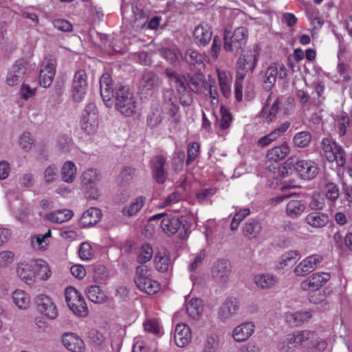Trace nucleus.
Returning a JSON list of instances; mask_svg holds the SVG:
<instances>
[{"instance_id": "7", "label": "nucleus", "mask_w": 352, "mask_h": 352, "mask_svg": "<svg viewBox=\"0 0 352 352\" xmlns=\"http://www.w3.org/2000/svg\"><path fill=\"white\" fill-rule=\"evenodd\" d=\"M100 179V174L98 171L94 168H89L82 174V185L86 190V194L89 198L95 199L98 197L99 195L96 184Z\"/></svg>"}, {"instance_id": "6", "label": "nucleus", "mask_w": 352, "mask_h": 352, "mask_svg": "<svg viewBox=\"0 0 352 352\" xmlns=\"http://www.w3.org/2000/svg\"><path fill=\"white\" fill-rule=\"evenodd\" d=\"M162 219L161 221V228L163 232L168 236H172L177 232L181 231L179 235L183 236L182 230L185 228L184 225L182 223L178 217L168 216L165 213H160L153 215L150 218V221Z\"/></svg>"}, {"instance_id": "12", "label": "nucleus", "mask_w": 352, "mask_h": 352, "mask_svg": "<svg viewBox=\"0 0 352 352\" xmlns=\"http://www.w3.org/2000/svg\"><path fill=\"white\" fill-rule=\"evenodd\" d=\"M294 168L299 176L305 180H311L316 177L319 168L318 164L312 160H299L295 165Z\"/></svg>"}, {"instance_id": "52", "label": "nucleus", "mask_w": 352, "mask_h": 352, "mask_svg": "<svg viewBox=\"0 0 352 352\" xmlns=\"http://www.w3.org/2000/svg\"><path fill=\"white\" fill-rule=\"evenodd\" d=\"M324 194L329 201L335 202L340 196V190L336 184L329 182L325 185Z\"/></svg>"}, {"instance_id": "15", "label": "nucleus", "mask_w": 352, "mask_h": 352, "mask_svg": "<svg viewBox=\"0 0 352 352\" xmlns=\"http://www.w3.org/2000/svg\"><path fill=\"white\" fill-rule=\"evenodd\" d=\"M17 276L26 284L32 285L36 281V272L34 271V260L30 261H21L16 265Z\"/></svg>"}, {"instance_id": "32", "label": "nucleus", "mask_w": 352, "mask_h": 352, "mask_svg": "<svg viewBox=\"0 0 352 352\" xmlns=\"http://www.w3.org/2000/svg\"><path fill=\"white\" fill-rule=\"evenodd\" d=\"M218 81L221 94L228 98L231 94L232 76L230 72L217 70Z\"/></svg>"}, {"instance_id": "61", "label": "nucleus", "mask_w": 352, "mask_h": 352, "mask_svg": "<svg viewBox=\"0 0 352 352\" xmlns=\"http://www.w3.org/2000/svg\"><path fill=\"white\" fill-rule=\"evenodd\" d=\"M199 144L195 142L189 143L187 151L186 164L189 165L199 154Z\"/></svg>"}, {"instance_id": "48", "label": "nucleus", "mask_w": 352, "mask_h": 352, "mask_svg": "<svg viewBox=\"0 0 352 352\" xmlns=\"http://www.w3.org/2000/svg\"><path fill=\"white\" fill-rule=\"evenodd\" d=\"M68 307L77 316H85L88 314V308L82 296L75 302H70Z\"/></svg>"}, {"instance_id": "28", "label": "nucleus", "mask_w": 352, "mask_h": 352, "mask_svg": "<svg viewBox=\"0 0 352 352\" xmlns=\"http://www.w3.org/2000/svg\"><path fill=\"white\" fill-rule=\"evenodd\" d=\"M305 221L313 228H323L328 223L329 217L325 213L314 211L307 215Z\"/></svg>"}, {"instance_id": "44", "label": "nucleus", "mask_w": 352, "mask_h": 352, "mask_svg": "<svg viewBox=\"0 0 352 352\" xmlns=\"http://www.w3.org/2000/svg\"><path fill=\"white\" fill-rule=\"evenodd\" d=\"M73 216L70 210H56L46 214L47 219L56 223H62L69 220Z\"/></svg>"}, {"instance_id": "17", "label": "nucleus", "mask_w": 352, "mask_h": 352, "mask_svg": "<svg viewBox=\"0 0 352 352\" xmlns=\"http://www.w3.org/2000/svg\"><path fill=\"white\" fill-rule=\"evenodd\" d=\"M231 272L230 263L227 260H218L212 268V276L218 282L226 283Z\"/></svg>"}, {"instance_id": "30", "label": "nucleus", "mask_w": 352, "mask_h": 352, "mask_svg": "<svg viewBox=\"0 0 352 352\" xmlns=\"http://www.w3.org/2000/svg\"><path fill=\"white\" fill-rule=\"evenodd\" d=\"M154 263L156 270L161 272L167 271L171 265V261L166 250H159L155 257Z\"/></svg>"}, {"instance_id": "54", "label": "nucleus", "mask_w": 352, "mask_h": 352, "mask_svg": "<svg viewBox=\"0 0 352 352\" xmlns=\"http://www.w3.org/2000/svg\"><path fill=\"white\" fill-rule=\"evenodd\" d=\"M133 94L129 91V89L126 86L119 85L116 88L115 92V107L122 104V101L125 100L126 96H131Z\"/></svg>"}, {"instance_id": "35", "label": "nucleus", "mask_w": 352, "mask_h": 352, "mask_svg": "<svg viewBox=\"0 0 352 352\" xmlns=\"http://www.w3.org/2000/svg\"><path fill=\"white\" fill-rule=\"evenodd\" d=\"M77 168L76 164L70 161L65 162L61 168V179L66 183H73L76 177Z\"/></svg>"}, {"instance_id": "63", "label": "nucleus", "mask_w": 352, "mask_h": 352, "mask_svg": "<svg viewBox=\"0 0 352 352\" xmlns=\"http://www.w3.org/2000/svg\"><path fill=\"white\" fill-rule=\"evenodd\" d=\"M300 254L297 250H291L285 252L281 257L280 263L284 265H288L293 262L300 259Z\"/></svg>"}, {"instance_id": "50", "label": "nucleus", "mask_w": 352, "mask_h": 352, "mask_svg": "<svg viewBox=\"0 0 352 352\" xmlns=\"http://www.w3.org/2000/svg\"><path fill=\"white\" fill-rule=\"evenodd\" d=\"M311 140V135L308 131H300L295 134L293 138L294 144L300 148H305L309 146Z\"/></svg>"}, {"instance_id": "40", "label": "nucleus", "mask_w": 352, "mask_h": 352, "mask_svg": "<svg viewBox=\"0 0 352 352\" xmlns=\"http://www.w3.org/2000/svg\"><path fill=\"white\" fill-rule=\"evenodd\" d=\"M306 205L303 201L292 199L286 206V213L291 218L299 217L305 210Z\"/></svg>"}, {"instance_id": "46", "label": "nucleus", "mask_w": 352, "mask_h": 352, "mask_svg": "<svg viewBox=\"0 0 352 352\" xmlns=\"http://www.w3.org/2000/svg\"><path fill=\"white\" fill-rule=\"evenodd\" d=\"M36 270L37 276L41 280H47L51 276V270L46 261L38 259L34 260V270Z\"/></svg>"}, {"instance_id": "24", "label": "nucleus", "mask_w": 352, "mask_h": 352, "mask_svg": "<svg viewBox=\"0 0 352 352\" xmlns=\"http://www.w3.org/2000/svg\"><path fill=\"white\" fill-rule=\"evenodd\" d=\"M101 210L97 208L87 210L80 219L79 224L82 228H87L96 224L101 219Z\"/></svg>"}, {"instance_id": "58", "label": "nucleus", "mask_w": 352, "mask_h": 352, "mask_svg": "<svg viewBox=\"0 0 352 352\" xmlns=\"http://www.w3.org/2000/svg\"><path fill=\"white\" fill-rule=\"evenodd\" d=\"M185 152L184 151H175L172 159V166L175 171H180L184 166Z\"/></svg>"}, {"instance_id": "39", "label": "nucleus", "mask_w": 352, "mask_h": 352, "mask_svg": "<svg viewBox=\"0 0 352 352\" xmlns=\"http://www.w3.org/2000/svg\"><path fill=\"white\" fill-rule=\"evenodd\" d=\"M171 91H167L164 94V98H168L169 102L166 104V109L168 115L170 116L171 121L175 124H178L181 120V115L179 113V107L177 104L171 101Z\"/></svg>"}, {"instance_id": "8", "label": "nucleus", "mask_w": 352, "mask_h": 352, "mask_svg": "<svg viewBox=\"0 0 352 352\" xmlns=\"http://www.w3.org/2000/svg\"><path fill=\"white\" fill-rule=\"evenodd\" d=\"M287 75V69L282 63L272 64L265 71L263 86L270 91L274 85L277 78H284Z\"/></svg>"}, {"instance_id": "18", "label": "nucleus", "mask_w": 352, "mask_h": 352, "mask_svg": "<svg viewBox=\"0 0 352 352\" xmlns=\"http://www.w3.org/2000/svg\"><path fill=\"white\" fill-rule=\"evenodd\" d=\"M166 157L162 155L154 156L150 161L153 176L159 184H164L166 179Z\"/></svg>"}, {"instance_id": "59", "label": "nucleus", "mask_w": 352, "mask_h": 352, "mask_svg": "<svg viewBox=\"0 0 352 352\" xmlns=\"http://www.w3.org/2000/svg\"><path fill=\"white\" fill-rule=\"evenodd\" d=\"M219 347V338L213 334L208 336L204 342L203 352H216Z\"/></svg>"}, {"instance_id": "33", "label": "nucleus", "mask_w": 352, "mask_h": 352, "mask_svg": "<svg viewBox=\"0 0 352 352\" xmlns=\"http://www.w3.org/2000/svg\"><path fill=\"white\" fill-rule=\"evenodd\" d=\"M85 293L87 298L95 303H102L107 299V295L101 287L92 285L87 287Z\"/></svg>"}, {"instance_id": "64", "label": "nucleus", "mask_w": 352, "mask_h": 352, "mask_svg": "<svg viewBox=\"0 0 352 352\" xmlns=\"http://www.w3.org/2000/svg\"><path fill=\"white\" fill-rule=\"evenodd\" d=\"M78 254L82 260L87 261L91 258L94 256V251L91 245L87 242L81 243L79 248Z\"/></svg>"}, {"instance_id": "25", "label": "nucleus", "mask_w": 352, "mask_h": 352, "mask_svg": "<svg viewBox=\"0 0 352 352\" xmlns=\"http://www.w3.org/2000/svg\"><path fill=\"white\" fill-rule=\"evenodd\" d=\"M62 342L63 345L72 352H82L85 349L83 340L74 333H65Z\"/></svg>"}, {"instance_id": "55", "label": "nucleus", "mask_w": 352, "mask_h": 352, "mask_svg": "<svg viewBox=\"0 0 352 352\" xmlns=\"http://www.w3.org/2000/svg\"><path fill=\"white\" fill-rule=\"evenodd\" d=\"M98 119H82L81 128L87 134H94L98 130Z\"/></svg>"}, {"instance_id": "31", "label": "nucleus", "mask_w": 352, "mask_h": 352, "mask_svg": "<svg viewBox=\"0 0 352 352\" xmlns=\"http://www.w3.org/2000/svg\"><path fill=\"white\" fill-rule=\"evenodd\" d=\"M145 203V197L143 196L137 197L128 204H126L122 209V213L125 217H133L138 214Z\"/></svg>"}, {"instance_id": "45", "label": "nucleus", "mask_w": 352, "mask_h": 352, "mask_svg": "<svg viewBox=\"0 0 352 352\" xmlns=\"http://www.w3.org/2000/svg\"><path fill=\"white\" fill-rule=\"evenodd\" d=\"M245 236L249 238H256L261 231V225L258 221L250 219L243 228Z\"/></svg>"}, {"instance_id": "38", "label": "nucleus", "mask_w": 352, "mask_h": 352, "mask_svg": "<svg viewBox=\"0 0 352 352\" xmlns=\"http://www.w3.org/2000/svg\"><path fill=\"white\" fill-rule=\"evenodd\" d=\"M14 304L21 309H26L30 305V297L29 294L21 289L15 290L12 295Z\"/></svg>"}, {"instance_id": "21", "label": "nucleus", "mask_w": 352, "mask_h": 352, "mask_svg": "<svg viewBox=\"0 0 352 352\" xmlns=\"http://www.w3.org/2000/svg\"><path fill=\"white\" fill-rule=\"evenodd\" d=\"M183 58L191 69L201 72L205 68L204 55L194 49H188L185 52Z\"/></svg>"}, {"instance_id": "2", "label": "nucleus", "mask_w": 352, "mask_h": 352, "mask_svg": "<svg viewBox=\"0 0 352 352\" xmlns=\"http://www.w3.org/2000/svg\"><path fill=\"white\" fill-rule=\"evenodd\" d=\"M320 148L327 161L335 162L340 167H343L345 165L346 155L341 146L326 138L322 140Z\"/></svg>"}, {"instance_id": "37", "label": "nucleus", "mask_w": 352, "mask_h": 352, "mask_svg": "<svg viewBox=\"0 0 352 352\" xmlns=\"http://www.w3.org/2000/svg\"><path fill=\"white\" fill-rule=\"evenodd\" d=\"M116 108L122 114L125 115L126 116H131L136 111V100L133 95L131 96H126L125 100L122 101V104H118Z\"/></svg>"}, {"instance_id": "60", "label": "nucleus", "mask_w": 352, "mask_h": 352, "mask_svg": "<svg viewBox=\"0 0 352 352\" xmlns=\"http://www.w3.org/2000/svg\"><path fill=\"white\" fill-rule=\"evenodd\" d=\"M349 124L350 119L347 115L342 114L338 118L337 125L340 137H343L346 135Z\"/></svg>"}, {"instance_id": "9", "label": "nucleus", "mask_w": 352, "mask_h": 352, "mask_svg": "<svg viewBox=\"0 0 352 352\" xmlns=\"http://www.w3.org/2000/svg\"><path fill=\"white\" fill-rule=\"evenodd\" d=\"M28 63L25 59L16 60L8 70L6 82L9 86L19 84L24 78L28 71Z\"/></svg>"}, {"instance_id": "57", "label": "nucleus", "mask_w": 352, "mask_h": 352, "mask_svg": "<svg viewBox=\"0 0 352 352\" xmlns=\"http://www.w3.org/2000/svg\"><path fill=\"white\" fill-rule=\"evenodd\" d=\"M34 142V140L29 132L23 133L19 139V145L25 151H30Z\"/></svg>"}, {"instance_id": "16", "label": "nucleus", "mask_w": 352, "mask_h": 352, "mask_svg": "<svg viewBox=\"0 0 352 352\" xmlns=\"http://www.w3.org/2000/svg\"><path fill=\"white\" fill-rule=\"evenodd\" d=\"M331 278L328 273L319 272L313 274L309 278L303 280L300 288L304 291H319V289Z\"/></svg>"}, {"instance_id": "1", "label": "nucleus", "mask_w": 352, "mask_h": 352, "mask_svg": "<svg viewBox=\"0 0 352 352\" xmlns=\"http://www.w3.org/2000/svg\"><path fill=\"white\" fill-rule=\"evenodd\" d=\"M260 51L258 46H254L252 50L241 54L236 63V76L234 85V96L237 101L243 98L242 82L250 72L252 73L257 65Z\"/></svg>"}, {"instance_id": "42", "label": "nucleus", "mask_w": 352, "mask_h": 352, "mask_svg": "<svg viewBox=\"0 0 352 352\" xmlns=\"http://www.w3.org/2000/svg\"><path fill=\"white\" fill-rule=\"evenodd\" d=\"M51 230H48L44 234H36L31 239L32 246L38 250H45L49 244L51 238Z\"/></svg>"}, {"instance_id": "53", "label": "nucleus", "mask_w": 352, "mask_h": 352, "mask_svg": "<svg viewBox=\"0 0 352 352\" xmlns=\"http://www.w3.org/2000/svg\"><path fill=\"white\" fill-rule=\"evenodd\" d=\"M338 56L339 58V63L337 66L338 72L343 77L344 80H351L352 78V69L349 64L340 58V54H338Z\"/></svg>"}, {"instance_id": "13", "label": "nucleus", "mask_w": 352, "mask_h": 352, "mask_svg": "<svg viewBox=\"0 0 352 352\" xmlns=\"http://www.w3.org/2000/svg\"><path fill=\"white\" fill-rule=\"evenodd\" d=\"M240 309L238 298L231 296L227 298L218 310V316L223 322L235 316Z\"/></svg>"}, {"instance_id": "26", "label": "nucleus", "mask_w": 352, "mask_h": 352, "mask_svg": "<svg viewBox=\"0 0 352 352\" xmlns=\"http://www.w3.org/2000/svg\"><path fill=\"white\" fill-rule=\"evenodd\" d=\"M195 43L201 47H205L211 41L212 33L206 25H197L193 32Z\"/></svg>"}, {"instance_id": "14", "label": "nucleus", "mask_w": 352, "mask_h": 352, "mask_svg": "<svg viewBox=\"0 0 352 352\" xmlns=\"http://www.w3.org/2000/svg\"><path fill=\"white\" fill-rule=\"evenodd\" d=\"M279 99L276 94H270L261 112L263 120L267 123L273 122L279 109Z\"/></svg>"}, {"instance_id": "11", "label": "nucleus", "mask_w": 352, "mask_h": 352, "mask_svg": "<svg viewBox=\"0 0 352 352\" xmlns=\"http://www.w3.org/2000/svg\"><path fill=\"white\" fill-rule=\"evenodd\" d=\"M323 261L320 254H312L302 260L294 268V273L298 276H305L314 271Z\"/></svg>"}, {"instance_id": "51", "label": "nucleus", "mask_w": 352, "mask_h": 352, "mask_svg": "<svg viewBox=\"0 0 352 352\" xmlns=\"http://www.w3.org/2000/svg\"><path fill=\"white\" fill-rule=\"evenodd\" d=\"M201 300L198 298L191 299L186 306L188 314L192 318L198 317L201 311Z\"/></svg>"}, {"instance_id": "4", "label": "nucleus", "mask_w": 352, "mask_h": 352, "mask_svg": "<svg viewBox=\"0 0 352 352\" xmlns=\"http://www.w3.org/2000/svg\"><path fill=\"white\" fill-rule=\"evenodd\" d=\"M56 60L53 56H47L40 64L38 81L41 87H49L56 74Z\"/></svg>"}, {"instance_id": "49", "label": "nucleus", "mask_w": 352, "mask_h": 352, "mask_svg": "<svg viewBox=\"0 0 352 352\" xmlns=\"http://www.w3.org/2000/svg\"><path fill=\"white\" fill-rule=\"evenodd\" d=\"M166 75L170 79L171 83L174 84L179 91H185L186 89V80L184 76H178L170 69H166Z\"/></svg>"}, {"instance_id": "36", "label": "nucleus", "mask_w": 352, "mask_h": 352, "mask_svg": "<svg viewBox=\"0 0 352 352\" xmlns=\"http://www.w3.org/2000/svg\"><path fill=\"white\" fill-rule=\"evenodd\" d=\"M312 316L310 311L289 312L286 315L287 322L292 326H298Z\"/></svg>"}, {"instance_id": "34", "label": "nucleus", "mask_w": 352, "mask_h": 352, "mask_svg": "<svg viewBox=\"0 0 352 352\" xmlns=\"http://www.w3.org/2000/svg\"><path fill=\"white\" fill-rule=\"evenodd\" d=\"M160 80L158 76L153 72H146L144 73L140 86L144 90H152L159 87Z\"/></svg>"}, {"instance_id": "62", "label": "nucleus", "mask_w": 352, "mask_h": 352, "mask_svg": "<svg viewBox=\"0 0 352 352\" xmlns=\"http://www.w3.org/2000/svg\"><path fill=\"white\" fill-rule=\"evenodd\" d=\"M135 169L129 166L124 167L121 170L119 177L122 185L129 184L133 179Z\"/></svg>"}, {"instance_id": "56", "label": "nucleus", "mask_w": 352, "mask_h": 352, "mask_svg": "<svg viewBox=\"0 0 352 352\" xmlns=\"http://www.w3.org/2000/svg\"><path fill=\"white\" fill-rule=\"evenodd\" d=\"M220 113L221 119L219 121V127L222 130H226L229 129L231 125L232 116L231 113L223 107H221Z\"/></svg>"}, {"instance_id": "29", "label": "nucleus", "mask_w": 352, "mask_h": 352, "mask_svg": "<svg viewBox=\"0 0 352 352\" xmlns=\"http://www.w3.org/2000/svg\"><path fill=\"white\" fill-rule=\"evenodd\" d=\"M290 152V147L287 142L280 146H274L268 150L267 157L270 161L278 162L285 159Z\"/></svg>"}, {"instance_id": "27", "label": "nucleus", "mask_w": 352, "mask_h": 352, "mask_svg": "<svg viewBox=\"0 0 352 352\" xmlns=\"http://www.w3.org/2000/svg\"><path fill=\"white\" fill-rule=\"evenodd\" d=\"M290 126V122H285L283 123L279 127L275 129L269 134L261 138L258 140V145L261 146H266L271 142L276 140L278 137L281 136L287 131Z\"/></svg>"}, {"instance_id": "43", "label": "nucleus", "mask_w": 352, "mask_h": 352, "mask_svg": "<svg viewBox=\"0 0 352 352\" xmlns=\"http://www.w3.org/2000/svg\"><path fill=\"white\" fill-rule=\"evenodd\" d=\"M162 108L157 104L153 106L147 117V124L151 128L157 127L162 121Z\"/></svg>"}, {"instance_id": "23", "label": "nucleus", "mask_w": 352, "mask_h": 352, "mask_svg": "<svg viewBox=\"0 0 352 352\" xmlns=\"http://www.w3.org/2000/svg\"><path fill=\"white\" fill-rule=\"evenodd\" d=\"M191 338L190 329L186 324L180 323L176 326L174 332V340L177 346L183 347L187 345Z\"/></svg>"}, {"instance_id": "20", "label": "nucleus", "mask_w": 352, "mask_h": 352, "mask_svg": "<svg viewBox=\"0 0 352 352\" xmlns=\"http://www.w3.org/2000/svg\"><path fill=\"white\" fill-rule=\"evenodd\" d=\"M313 336L314 333L310 331L304 330L296 331L287 335L283 344L284 345L285 344L287 347L289 349L296 348L302 345L309 339L313 338Z\"/></svg>"}, {"instance_id": "41", "label": "nucleus", "mask_w": 352, "mask_h": 352, "mask_svg": "<svg viewBox=\"0 0 352 352\" xmlns=\"http://www.w3.org/2000/svg\"><path fill=\"white\" fill-rule=\"evenodd\" d=\"M254 282L258 287L265 289L275 285L277 283V278L270 274H260L254 276Z\"/></svg>"}, {"instance_id": "10", "label": "nucleus", "mask_w": 352, "mask_h": 352, "mask_svg": "<svg viewBox=\"0 0 352 352\" xmlns=\"http://www.w3.org/2000/svg\"><path fill=\"white\" fill-rule=\"evenodd\" d=\"M36 302L39 312L46 318L54 320L57 318L58 311L54 300L45 294H39L36 298Z\"/></svg>"}, {"instance_id": "47", "label": "nucleus", "mask_w": 352, "mask_h": 352, "mask_svg": "<svg viewBox=\"0 0 352 352\" xmlns=\"http://www.w3.org/2000/svg\"><path fill=\"white\" fill-rule=\"evenodd\" d=\"M153 254V250L151 245L147 243H143L138 250L137 261L140 263H146L151 260Z\"/></svg>"}, {"instance_id": "3", "label": "nucleus", "mask_w": 352, "mask_h": 352, "mask_svg": "<svg viewBox=\"0 0 352 352\" xmlns=\"http://www.w3.org/2000/svg\"><path fill=\"white\" fill-rule=\"evenodd\" d=\"M135 282L141 291L148 294H154L160 289V284L151 277V270L145 265L137 267Z\"/></svg>"}, {"instance_id": "5", "label": "nucleus", "mask_w": 352, "mask_h": 352, "mask_svg": "<svg viewBox=\"0 0 352 352\" xmlns=\"http://www.w3.org/2000/svg\"><path fill=\"white\" fill-rule=\"evenodd\" d=\"M88 89L87 75L85 70L79 69L74 74L72 85V96L74 101L80 102L85 97Z\"/></svg>"}, {"instance_id": "19", "label": "nucleus", "mask_w": 352, "mask_h": 352, "mask_svg": "<svg viewBox=\"0 0 352 352\" xmlns=\"http://www.w3.org/2000/svg\"><path fill=\"white\" fill-rule=\"evenodd\" d=\"M100 95L105 105L107 107H111L113 104L112 98L114 95L109 74L105 73L100 77Z\"/></svg>"}, {"instance_id": "22", "label": "nucleus", "mask_w": 352, "mask_h": 352, "mask_svg": "<svg viewBox=\"0 0 352 352\" xmlns=\"http://www.w3.org/2000/svg\"><path fill=\"white\" fill-rule=\"evenodd\" d=\"M255 325L252 322L246 321L236 326L232 331V338L237 342L248 340L254 333Z\"/></svg>"}]
</instances>
